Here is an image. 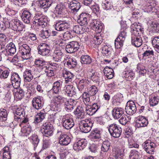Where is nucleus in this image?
<instances>
[{
  "label": "nucleus",
  "instance_id": "1",
  "mask_svg": "<svg viewBox=\"0 0 159 159\" xmlns=\"http://www.w3.org/2000/svg\"><path fill=\"white\" fill-rule=\"evenodd\" d=\"M65 100L66 98L59 93H54L53 100L51 102L52 109L55 111H60L61 109V104Z\"/></svg>",
  "mask_w": 159,
  "mask_h": 159
},
{
  "label": "nucleus",
  "instance_id": "2",
  "mask_svg": "<svg viewBox=\"0 0 159 159\" xmlns=\"http://www.w3.org/2000/svg\"><path fill=\"white\" fill-rule=\"evenodd\" d=\"M14 120L21 123L19 124L20 126H21L23 123H26L28 122V118L24 116L25 113L23 109L18 108L14 111Z\"/></svg>",
  "mask_w": 159,
  "mask_h": 159
},
{
  "label": "nucleus",
  "instance_id": "3",
  "mask_svg": "<svg viewBox=\"0 0 159 159\" xmlns=\"http://www.w3.org/2000/svg\"><path fill=\"white\" fill-rule=\"evenodd\" d=\"M79 124L81 131L84 133H87L91 130L93 123L90 119H86L81 121Z\"/></svg>",
  "mask_w": 159,
  "mask_h": 159
},
{
  "label": "nucleus",
  "instance_id": "4",
  "mask_svg": "<svg viewBox=\"0 0 159 159\" xmlns=\"http://www.w3.org/2000/svg\"><path fill=\"white\" fill-rule=\"evenodd\" d=\"M108 130L111 135L115 138H119L122 133L121 128L114 123L109 125Z\"/></svg>",
  "mask_w": 159,
  "mask_h": 159
},
{
  "label": "nucleus",
  "instance_id": "5",
  "mask_svg": "<svg viewBox=\"0 0 159 159\" xmlns=\"http://www.w3.org/2000/svg\"><path fill=\"white\" fill-rule=\"evenodd\" d=\"M53 125L48 122L44 123L42 126L41 131L43 136L48 137L51 136L53 132Z\"/></svg>",
  "mask_w": 159,
  "mask_h": 159
},
{
  "label": "nucleus",
  "instance_id": "6",
  "mask_svg": "<svg viewBox=\"0 0 159 159\" xmlns=\"http://www.w3.org/2000/svg\"><path fill=\"white\" fill-rule=\"evenodd\" d=\"M33 24L37 26L45 27L47 24L48 20L47 18L44 16L38 14L34 17Z\"/></svg>",
  "mask_w": 159,
  "mask_h": 159
},
{
  "label": "nucleus",
  "instance_id": "7",
  "mask_svg": "<svg viewBox=\"0 0 159 159\" xmlns=\"http://www.w3.org/2000/svg\"><path fill=\"white\" fill-rule=\"evenodd\" d=\"M31 49L28 45L24 44L19 48V52L24 60H27L30 58Z\"/></svg>",
  "mask_w": 159,
  "mask_h": 159
},
{
  "label": "nucleus",
  "instance_id": "8",
  "mask_svg": "<svg viewBox=\"0 0 159 159\" xmlns=\"http://www.w3.org/2000/svg\"><path fill=\"white\" fill-rule=\"evenodd\" d=\"M11 80L12 85L7 84L6 86L8 87L13 86L15 89H17L20 86L21 79L19 75L16 73H13L11 75Z\"/></svg>",
  "mask_w": 159,
  "mask_h": 159
},
{
  "label": "nucleus",
  "instance_id": "9",
  "mask_svg": "<svg viewBox=\"0 0 159 159\" xmlns=\"http://www.w3.org/2000/svg\"><path fill=\"white\" fill-rule=\"evenodd\" d=\"M143 148L147 153L150 154L154 153L155 144L150 140L146 141L142 145Z\"/></svg>",
  "mask_w": 159,
  "mask_h": 159
},
{
  "label": "nucleus",
  "instance_id": "10",
  "mask_svg": "<svg viewBox=\"0 0 159 159\" xmlns=\"http://www.w3.org/2000/svg\"><path fill=\"white\" fill-rule=\"evenodd\" d=\"M58 134H60L59 143L61 145L66 146L69 144L71 141L70 136L67 134L62 133L61 131H58Z\"/></svg>",
  "mask_w": 159,
  "mask_h": 159
},
{
  "label": "nucleus",
  "instance_id": "11",
  "mask_svg": "<svg viewBox=\"0 0 159 159\" xmlns=\"http://www.w3.org/2000/svg\"><path fill=\"white\" fill-rule=\"evenodd\" d=\"M79 43L76 41H72L69 42L66 47L67 52L72 53L77 51L80 48Z\"/></svg>",
  "mask_w": 159,
  "mask_h": 159
},
{
  "label": "nucleus",
  "instance_id": "12",
  "mask_svg": "<svg viewBox=\"0 0 159 159\" xmlns=\"http://www.w3.org/2000/svg\"><path fill=\"white\" fill-rule=\"evenodd\" d=\"M39 53L43 56L48 55L50 51L49 46L46 43L40 44L38 48Z\"/></svg>",
  "mask_w": 159,
  "mask_h": 159
},
{
  "label": "nucleus",
  "instance_id": "13",
  "mask_svg": "<svg viewBox=\"0 0 159 159\" xmlns=\"http://www.w3.org/2000/svg\"><path fill=\"white\" fill-rule=\"evenodd\" d=\"M125 110L126 113L129 115H133L134 114L137 110V108L134 102L132 101L128 102Z\"/></svg>",
  "mask_w": 159,
  "mask_h": 159
},
{
  "label": "nucleus",
  "instance_id": "14",
  "mask_svg": "<svg viewBox=\"0 0 159 159\" xmlns=\"http://www.w3.org/2000/svg\"><path fill=\"white\" fill-rule=\"evenodd\" d=\"M69 22L66 21L58 20L55 24V30L58 31H62L66 30L69 27Z\"/></svg>",
  "mask_w": 159,
  "mask_h": 159
},
{
  "label": "nucleus",
  "instance_id": "15",
  "mask_svg": "<svg viewBox=\"0 0 159 159\" xmlns=\"http://www.w3.org/2000/svg\"><path fill=\"white\" fill-rule=\"evenodd\" d=\"M63 126L67 129H70L74 125V122L71 117L66 116L62 120Z\"/></svg>",
  "mask_w": 159,
  "mask_h": 159
},
{
  "label": "nucleus",
  "instance_id": "16",
  "mask_svg": "<svg viewBox=\"0 0 159 159\" xmlns=\"http://www.w3.org/2000/svg\"><path fill=\"white\" fill-rule=\"evenodd\" d=\"M12 26V29L16 31H20L23 30L24 28V26L19 20L13 19L10 23Z\"/></svg>",
  "mask_w": 159,
  "mask_h": 159
},
{
  "label": "nucleus",
  "instance_id": "17",
  "mask_svg": "<svg viewBox=\"0 0 159 159\" xmlns=\"http://www.w3.org/2000/svg\"><path fill=\"white\" fill-rule=\"evenodd\" d=\"M87 143V141L85 139H81L74 144L73 148L75 151L82 150L86 146Z\"/></svg>",
  "mask_w": 159,
  "mask_h": 159
},
{
  "label": "nucleus",
  "instance_id": "18",
  "mask_svg": "<svg viewBox=\"0 0 159 159\" xmlns=\"http://www.w3.org/2000/svg\"><path fill=\"white\" fill-rule=\"evenodd\" d=\"M135 124V125L136 127L139 128L144 127L148 125V121L144 116H139L136 120Z\"/></svg>",
  "mask_w": 159,
  "mask_h": 159
},
{
  "label": "nucleus",
  "instance_id": "19",
  "mask_svg": "<svg viewBox=\"0 0 159 159\" xmlns=\"http://www.w3.org/2000/svg\"><path fill=\"white\" fill-rule=\"evenodd\" d=\"M63 102L64 103L65 109L66 111L69 112L74 109L76 102L75 100L72 99L68 100L66 99V100L64 101Z\"/></svg>",
  "mask_w": 159,
  "mask_h": 159
},
{
  "label": "nucleus",
  "instance_id": "20",
  "mask_svg": "<svg viewBox=\"0 0 159 159\" xmlns=\"http://www.w3.org/2000/svg\"><path fill=\"white\" fill-rule=\"evenodd\" d=\"M99 107L97 104L95 103L93 104L92 106L86 105L85 111L88 115H92L95 113Z\"/></svg>",
  "mask_w": 159,
  "mask_h": 159
},
{
  "label": "nucleus",
  "instance_id": "21",
  "mask_svg": "<svg viewBox=\"0 0 159 159\" xmlns=\"http://www.w3.org/2000/svg\"><path fill=\"white\" fill-rule=\"evenodd\" d=\"M32 102L33 107L37 110L41 109L44 104L43 101L39 97L34 98Z\"/></svg>",
  "mask_w": 159,
  "mask_h": 159
},
{
  "label": "nucleus",
  "instance_id": "22",
  "mask_svg": "<svg viewBox=\"0 0 159 159\" xmlns=\"http://www.w3.org/2000/svg\"><path fill=\"white\" fill-rule=\"evenodd\" d=\"M124 109L120 107H115L112 111V114L115 119H118L120 117L124 114Z\"/></svg>",
  "mask_w": 159,
  "mask_h": 159
},
{
  "label": "nucleus",
  "instance_id": "23",
  "mask_svg": "<svg viewBox=\"0 0 159 159\" xmlns=\"http://www.w3.org/2000/svg\"><path fill=\"white\" fill-rule=\"evenodd\" d=\"M89 29L88 27L84 26H82L80 25H75L72 30L75 34H82L84 32L87 31Z\"/></svg>",
  "mask_w": 159,
  "mask_h": 159
},
{
  "label": "nucleus",
  "instance_id": "24",
  "mask_svg": "<svg viewBox=\"0 0 159 159\" xmlns=\"http://www.w3.org/2000/svg\"><path fill=\"white\" fill-rule=\"evenodd\" d=\"M69 8L73 12H77L80 7V3L76 0H73L70 2L69 5Z\"/></svg>",
  "mask_w": 159,
  "mask_h": 159
},
{
  "label": "nucleus",
  "instance_id": "25",
  "mask_svg": "<svg viewBox=\"0 0 159 159\" xmlns=\"http://www.w3.org/2000/svg\"><path fill=\"white\" fill-rule=\"evenodd\" d=\"M5 50L8 55H12L16 52L15 45L12 43L8 44L6 47Z\"/></svg>",
  "mask_w": 159,
  "mask_h": 159
},
{
  "label": "nucleus",
  "instance_id": "26",
  "mask_svg": "<svg viewBox=\"0 0 159 159\" xmlns=\"http://www.w3.org/2000/svg\"><path fill=\"white\" fill-rule=\"evenodd\" d=\"M87 15L85 13L80 14L77 20L78 23L82 26H85L88 24L89 20V18H87Z\"/></svg>",
  "mask_w": 159,
  "mask_h": 159
},
{
  "label": "nucleus",
  "instance_id": "27",
  "mask_svg": "<svg viewBox=\"0 0 159 159\" xmlns=\"http://www.w3.org/2000/svg\"><path fill=\"white\" fill-rule=\"evenodd\" d=\"M131 42L133 45L136 47H139L142 44L143 40L142 38L139 36H132Z\"/></svg>",
  "mask_w": 159,
  "mask_h": 159
},
{
  "label": "nucleus",
  "instance_id": "28",
  "mask_svg": "<svg viewBox=\"0 0 159 159\" xmlns=\"http://www.w3.org/2000/svg\"><path fill=\"white\" fill-rule=\"evenodd\" d=\"M90 25L93 30L98 33L101 31L102 28V26L100 22L96 20H93L92 22L91 23Z\"/></svg>",
  "mask_w": 159,
  "mask_h": 159
},
{
  "label": "nucleus",
  "instance_id": "29",
  "mask_svg": "<svg viewBox=\"0 0 159 159\" xmlns=\"http://www.w3.org/2000/svg\"><path fill=\"white\" fill-rule=\"evenodd\" d=\"M32 15L29 11H24L21 15L22 20L26 24H29L32 19Z\"/></svg>",
  "mask_w": 159,
  "mask_h": 159
},
{
  "label": "nucleus",
  "instance_id": "30",
  "mask_svg": "<svg viewBox=\"0 0 159 159\" xmlns=\"http://www.w3.org/2000/svg\"><path fill=\"white\" fill-rule=\"evenodd\" d=\"M52 2V0H40L37 2L38 5L43 9L49 7Z\"/></svg>",
  "mask_w": 159,
  "mask_h": 159
},
{
  "label": "nucleus",
  "instance_id": "31",
  "mask_svg": "<svg viewBox=\"0 0 159 159\" xmlns=\"http://www.w3.org/2000/svg\"><path fill=\"white\" fill-rule=\"evenodd\" d=\"M102 53L104 56L107 58L112 57V50L107 45H104L102 48Z\"/></svg>",
  "mask_w": 159,
  "mask_h": 159
},
{
  "label": "nucleus",
  "instance_id": "32",
  "mask_svg": "<svg viewBox=\"0 0 159 159\" xmlns=\"http://www.w3.org/2000/svg\"><path fill=\"white\" fill-rule=\"evenodd\" d=\"M10 70L8 68L3 67H0V78L5 79L7 78L9 75Z\"/></svg>",
  "mask_w": 159,
  "mask_h": 159
},
{
  "label": "nucleus",
  "instance_id": "33",
  "mask_svg": "<svg viewBox=\"0 0 159 159\" xmlns=\"http://www.w3.org/2000/svg\"><path fill=\"white\" fill-rule=\"evenodd\" d=\"M103 71L104 75L108 79H111L113 77L114 71L111 68L106 66L104 69Z\"/></svg>",
  "mask_w": 159,
  "mask_h": 159
},
{
  "label": "nucleus",
  "instance_id": "34",
  "mask_svg": "<svg viewBox=\"0 0 159 159\" xmlns=\"http://www.w3.org/2000/svg\"><path fill=\"white\" fill-rule=\"evenodd\" d=\"M63 75L65 79L66 83L72 80V79L74 75L70 72L67 71L66 70L64 69L63 70Z\"/></svg>",
  "mask_w": 159,
  "mask_h": 159
},
{
  "label": "nucleus",
  "instance_id": "35",
  "mask_svg": "<svg viewBox=\"0 0 159 159\" xmlns=\"http://www.w3.org/2000/svg\"><path fill=\"white\" fill-rule=\"evenodd\" d=\"M32 132V129L30 126H26L21 128L20 134L21 135L27 136L29 135Z\"/></svg>",
  "mask_w": 159,
  "mask_h": 159
},
{
  "label": "nucleus",
  "instance_id": "36",
  "mask_svg": "<svg viewBox=\"0 0 159 159\" xmlns=\"http://www.w3.org/2000/svg\"><path fill=\"white\" fill-rule=\"evenodd\" d=\"M102 130L100 129L96 128L92 132L93 134V138L94 139H99L101 138Z\"/></svg>",
  "mask_w": 159,
  "mask_h": 159
},
{
  "label": "nucleus",
  "instance_id": "37",
  "mask_svg": "<svg viewBox=\"0 0 159 159\" xmlns=\"http://www.w3.org/2000/svg\"><path fill=\"white\" fill-rule=\"evenodd\" d=\"M61 83L58 81L54 82L53 85L52 90L53 93H59L60 90L61 88V85L62 82Z\"/></svg>",
  "mask_w": 159,
  "mask_h": 159
},
{
  "label": "nucleus",
  "instance_id": "38",
  "mask_svg": "<svg viewBox=\"0 0 159 159\" xmlns=\"http://www.w3.org/2000/svg\"><path fill=\"white\" fill-rule=\"evenodd\" d=\"M45 114L44 112H40L38 113L36 116L34 122L35 123H38L42 121L44 119Z\"/></svg>",
  "mask_w": 159,
  "mask_h": 159
},
{
  "label": "nucleus",
  "instance_id": "39",
  "mask_svg": "<svg viewBox=\"0 0 159 159\" xmlns=\"http://www.w3.org/2000/svg\"><path fill=\"white\" fill-rule=\"evenodd\" d=\"M65 8L64 6L61 4H58L55 8L54 12L56 13V15H61L63 13Z\"/></svg>",
  "mask_w": 159,
  "mask_h": 159
},
{
  "label": "nucleus",
  "instance_id": "40",
  "mask_svg": "<svg viewBox=\"0 0 159 159\" xmlns=\"http://www.w3.org/2000/svg\"><path fill=\"white\" fill-rule=\"evenodd\" d=\"M92 62L91 58L88 55L82 56L81 57V62L82 64H89Z\"/></svg>",
  "mask_w": 159,
  "mask_h": 159
},
{
  "label": "nucleus",
  "instance_id": "41",
  "mask_svg": "<svg viewBox=\"0 0 159 159\" xmlns=\"http://www.w3.org/2000/svg\"><path fill=\"white\" fill-rule=\"evenodd\" d=\"M23 76L26 82H30L33 79V76L31 74L30 70L25 71L24 73Z\"/></svg>",
  "mask_w": 159,
  "mask_h": 159
},
{
  "label": "nucleus",
  "instance_id": "42",
  "mask_svg": "<svg viewBox=\"0 0 159 159\" xmlns=\"http://www.w3.org/2000/svg\"><path fill=\"white\" fill-rule=\"evenodd\" d=\"M110 143L108 141H105L103 142L101 149V151L104 152H107L109 149Z\"/></svg>",
  "mask_w": 159,
  "mask_h": 159
},
{
  "label": "nucleus",
  "instance_id": "43",
  "mask_svg": "<svg viewBox=\"0 0 159 159\" xmlns=\"http://www.w3.org/2000/svg\"><path fill=\"white\" fill-rule=\"evenodd\" d=\"M63 54L60 50H55L54 52L53 58L57 61L61 60Z\"/></svg>",
  "mask_w": 159,
  "mask_h": 159
},
{
  "label": "nucleus",
  "instance_id": "44",
  "mask_svg": "<svg viewBox=\"0 0 159 159\" xmlns=\"http://www.w3.org/2000/svg\"><path fill=\"white\" fill-rule=\"evenodd\" d=\"M50 68V67H48V66H44L43 68V70L44 71L46 75L48 77H52L54 75V71L51 69Z\"/></svg>",
  "mask_w": 159,
  "mask_h": 159
},
{
  "label": "nucleus",
  "instance_id": "45",
  "mask_svg": "<svg viewBox=\"0 0 159 159\" xmlns=\"http://www.w3.org/2000/svg\"><path fill=\"white\" fill-rule=\"evenodd\" d=\"M136 71L139 74L143 75H144L147 71V70L145 69V67L140 64H138L137 65Z\"/></svg>",
  "mask_w": 159,
  "mask_h": 159
},
{
  "label": "nucleus",
  "instance_id": "46",
  "mask_svg": "<svg viewBox=\"0 0 159 159\" xmlns=\"http://www.w3.org/2000/svg\"><path fill=\"white\" fill-rule=\"evenodd\" d=\"M30 139L33 141V144L34 145V148H35L37 146L39 142V140L38 139V136L34 134L30 137Z\"/></svg>",
  "mask_w": 159,
  "mask_h": 159
},
{
  "label": "nucleus",
  "instance_id": "47",
  "mask_svg": "<svg viewBox=\"0 0 159 159\" xmlns=\"http://www.w3.org/2000/svg\"><path fill=\"white\" fill-rule=\"evenodd\" d=\"M152 31L155 32L159 33V23L156 22H153L150 25Z\"/></svg>",
  "mask_w": 159,
  "mask_h": 159
},
{
  "label": "nucleus",
  "instance_id": "48",
  "mask_svg": "<svg viewBox=\"0 0 159 159\" xmlns=\"http://www.w3.org/2000/svg\"><path fill=\"white\" fill-rule=\"evenodd\" d=\"M88 92L90 96H94L98 92L97 87L94 85L92 86L88 89Z\"/></svg>",
  "mask_w": 159,
  "mask_h": 159
},
{
  "label": "nucleus",
  "instance_id": "49",
  "mask_svg": "<svg viewBox=\"0 0 159 159\" xmlns=\"http://www.w3.org/2000/svg\"><path fill=\"white\" fill-rule=\"evenodd\" d=\"M17 90L14 96L19 100L22 99L24 95V91L20 89H18Z\"/></svg>",
  "mask_w": 159,
  "mask_h": 159
},
{
  "label": "nucleus",
  "instance_id": "50",
  "mask_svg": "<svg viewBox=\"0 0 159 159\" xmlns=\"http://www.w3.org/2000/svg\"><path fill=\"white\" fill-rule=\"evenodd\" d=\"M77 64L76 60L75 59H70L66 62V65H68L70 68H74L76 67Z\"/></svg>",
  "mask_w": 159,
  "mask_h": 159
},
{
  "label": "nucleus",
  "instance_id": "51",
  "mask_svg": "<svg viewBox=\"0 0 159 159\" xmlns=\"http://www.w3.org/2000/svg\"><path fill=\"white\" fill-rule=\"evenodd\" d=\"M102 6L104 9L109 10L111 9L112 7V5L111 2L107 0H106L103 2Z\"/></svg>",
  "mask_w": 159,
  "mask_h": 159
},
{
  "label": "nucleus",
  "instance_id": "52",
  "mask_svg": "<svg viewBox=\"0 0 159 159\" xmlns=\"http://www.w3.org/2000/svg\"><path fill=\"white\" fill-rule=\"evenodd\" d=\"M50 31L48 30H42L39 34V36L43 39L48 38L49 37L51 33Z\"/></svg>",
  "mask_w": 159,
  "mask_h": 159
},
{
  "label": "nucleus",
  "instance_id": "53",
  "mask_svg": "<svg viewBox=\"0 0 159 159\" xmlns=\"http://www.w3.org/2000/svg\"><path fill=\"white\" fill-rule=\"evenodd\" d=\"M129 117L123 115L119 120V123L123 125H125L130 120Z\"/></svg>",
  "mask_w": 159,
  "mask_h": 159
},
{
  "label": "nucleus",
  "instance_id": "54",
  "mask_svg": "<svg viewBox=\"0 0 159 159\" xmlns=\"http://www.w3.org/2000/svg\"><path fill=\"white\" fill-rule=\"evenodd\" d=\"M75 34L72 30L65 32L63 35L64 38H66L67 39H70L74 37Z\"/></svg>",
  "mask_w": 159,
  "mask_h": 159
},
{
  "label": "nucleus",
  "instance_id": "55",
  "mask_svg": "<svg viewBox=\"0 0 159 159\" xmlns=\"http://www.w3.org/2000/svg\"><path fill=\"white\" fill-rule=\"evenodd\" d=\"M154 55V52L152 50H146L142 54V56L143 58L145 57L149 58Z\"/></svg>",
  "mask_w": 159,
  "mask_h": 159
},
{
  "label": "nucleus",
  "instance_id": "56",
  "mask_svg": "<svg viewBox=\"0 0 159 159\" xmlns=\"http://www.w3.org/2000/svg\"><path fill=\"white\" fill-rule=\"evenodd\" d=\"M124 41H121L119 38H116L115 40V45L116 48H120L123 44Z\"/></svg>",
  "mask_w": 159,
  "mask_h": 159
},
{
  "label": "nucleus",
  "instance_id": "57",
  "mask_svg": "<svg viewBox=\"0 0 159 159\" xmlns=\"http://www.w3.org/2000/svg\"><path fill=\"white\" fill-rule=\"evenodd\" d=\"M125 77L129 80H131L134 78V74L131 70L127 71L125 72Z\"/></svg>",
  "mask_w": 159,
  "mask_h": 159
},
{
  "label": "nucleus",
  "instance_id": "58",
  "mask_svg": "<svg viewBox=\"0 0 159 159\" xmlns=\"http://www.w3.org/2000/svg\"><path fill=\"white\" fill-rule=\"evenodd\" d=\"M120 100L119 97L116 95H115L112 98V104L115 106L119 105Z\"/></svg>",
  "mask_w": 159,
  "mask_h": 159
},
{
  "label": "nucleus",
  "instance_id": "59",
  "mask_svg": "<svg viewBox=\"0 0 159 159\" xmlns=\"http://www.w3.org/2000/svg\"><path fill=\"white\" fill-rule=\"evenodd\" d=\"M116 159H122L123 157V154L121 152L119 149L116 150L115 151V155Z\"/></svg>",
  "mask_w": 159,
  "mask_h": 159
},
{
  "label": "nucleus",
  "instance_id": "60",
  "mask_svg": "<svg viewBox=\"0 0 159 159\" xmlns=\"http://www.w3.org/2000/svg\"><path fill=\"white\" fill-rule=\"evenodd\" d=\"M86 82L83 79L80 80L79 82L78 89L80 91H82L84 88Z\"/></svg>",
  "mask_w": 159,
  "mask_h": 159
},
{
  "label": "nucleus",
  "instance_id": "61",
  "mask_svg": "<svg viewBox=\"0 0 159 159\" xmlns=\"http://www.w3.org/2000/svg\"><path fill=\"white\" fill-rule=\"evenodd\" d=\"M93 39L94 41V43H95V44H100L102 42L101 41L102 38L98 34H96V35L94 36Z\"/></svg>",
  "mask_w": 159,
  "mask_h": 159
},
{
  "label": "nucleus",
  "instance_id": "62",
  "mask_svg": "<svg viewBox=\"0 0 159 159\" xmlns=\"http://www.w3.org/2000/svg\"><path fill=\"white\" fill-rule=\"evenodd\" d=\"M159 101L158 98L155 97L152 98L150 101L149 103L151 106H154L157 105Z\"/></svg>",
  "mask_w": 159,
  "mask_h": 159
},
{
  "label": "nucleus",
  "instance_id": "63",
  "mask_svg": "<svg viewBox=\"0 0 159 159\" xmlns=\"http://www.w3.org/2000/svg\"><path fill=\"white\" fill-rule=\"evenodd\" d=\"M45 62L39 58L36 59L34 61V64L37 66H42L45 65Z\"/></svg>",
  "mask_w": 159,
  "mask_h": 159
},
{
  "label": "nucleus",
  "instance_id": "64",
  "mask_svg": "<svg viewBox=\"0 0 159 159\" xmlns=\"http://www.w3.org/2000/svg\"><path fill=\"white\" fill-rule=\"evenodd\" d=\"M152 43L154 48L159 45V36L155 37L152 41Z\"/></svg>",
  "mask_w": 159,
  "mask_h": 159
}]
</instances>
